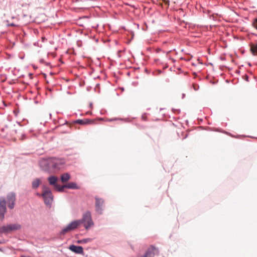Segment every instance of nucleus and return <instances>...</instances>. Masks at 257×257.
Wrapping results in <instances>:
<instances>
[{
  "mask_svg": "<svg viewBox=\"0 0 257 257\" xmlns=\"http://www.w3.org/2000/svg\"><path fill=\"white\" fill-rule=\"evenodd\" d=\"M42 188L44 190L41 195L44 203L47 207L50 208L52 206L54 198L52 192L50 189L45 185H44Z\"/></svg>",
  "mask_w": 257,
  "mask_h": 257,
  "instance_id": "obj_1",
  "label": "nucleus"
},
{
  "mask_svg": "<svg viewBox=\"0 0 257 257\" xmlns=\"http://www.w3.org/2000/svg\"><path fill=\"white\" fill-rule=\"evenodd\" d=\"M78 221L80 222V224L84 223V226L86 230L94 225L90 211H87L84 213L82 218Z\"/></svg>",
  "mask_w": 257,
  "mask_h": 257,
  "instance_id": "obj_2",
  "label": "nucleus"
},
{
  "mask_svg": "<svg viewBox=\"0 0 257 257\" xmlns=\"http://www.w3.org/2000/svg\"><path fill=\"white\" fill-rule=\"evenodd\" d=\"M51 158L43 159L39 160V165L41 169L45 172L52 173Z\"/></svg>",
  "mask_w": 257,
  "mask_h": 257,
  "instance_id": "obj_3",
  "label": "nucleus"
},
{
  "mask_svg": "<svg viewBox=\"0 0 257 257\" xmlns=\"http://www.w3.org/2000/svg\"><path fill=\"white\" fill-rule=\"evenodd\" d=\"M52 173L59 171L62 169L65 164L64 160L56 158H51Z\"/></svg>",
  "mask_w": 257,
  "mask_h": 257,
  "instance_id": "obj_4",
  "label": "nucleus"
},
{
  "mask_svg": "<svg viewBox=\"0 0 257 257\" xmlns=\"http://www.w3.org/2000/svg\"><path fill=\"white\" fill-rule=\"evenodd\" d=\"M21 227L22 226L18 223L9 224L0 228V233L8 234L12 231L19 230Z\"/></svg>",
  "mask_w": 257,
  "mask_h": 257,
  "instance_id": "obj_5",
  "label": "nucleus"
},
{
  "mask_svg": "<svg viewBox=\"0 0 257 257\" xmlns=\"http://www.w3.org/2000/svg\"><path fill=\"white\" fill-rule=\"evenodd\" d=\"M80 225V222H78V220L73 221L69 223L66 226L64 227L60 232L61 235H64L66 233L73 230L76 228L78 226Z\"/></svg>",
  "mask_w": 257,
  "mask_h": 257,
  "instance_id": "obj_6",
  "label": "nucleus"
},
{
  "mask_svg": "<svg viewBox=\"0 0 257 257\" xmlns=\"http://www.w3.org/2000/svg\"><path fill=\"white\" fill-rule=\"evenodd\" d=\"M16 200V194L14 192H10L7 194L6 202H7L10 209H12L14 208Z\"/></svg>",
  "mask_w": 257,
  "mask_h": 257,
  "instance_id": "obj_7",
  "label": "nucleus"
},
{
  "mask_svg": "<svg viewBox=\"0 0 257 257\" xmlns=\"http://www.w3.org/2000/svg\"><path fill=\"white\" fill-rule=\"evenodd\" d=\"M96 202H95V211L96 212L99 214H101L102 213L103 211V206L104 205V200L102 198H100L98 197H95Z\"/></svg>",
  "mask_w": 257,
  "mask_h": 257,
  "instance_id": "obj_8",
  "label": "nucleus"
},
{
  "mask_svg": "<svg viewBox=\"0 0 257 257\" xmlns=\"http://www.w3.org/2000/svg\"><path fill=\"white\" fill-rule=\"evenodd\" d=\"M7 211L6 200L5 198L0 199V218L3 219Z\"/></svg>",
  "mask_w": 257,
  "mask_h": 257,
  "instance_id": "obj_9",
  "label": "nucleus"
},
{
  "mask_svg": "<svg viewBox=\"0 0 257 257\" xmlns=\"http://www.w3.org/2000/svg\"><path fill=\"white\" fill-rule=\"evenodd\" d=\"M69 248L70 250L75 253L78 254L83 253V248L81 246H76L73 244L70 245Z\"/></svg>",
  "mask_w": 257,
  "mask_h": 257,
  "instance_id": "obj_10",
  "label": "nucleus"
},
{
  "mask_svg": "<svg viewBox=\"0 0 257 257\" xmlns=\"http://www.w3.org/2000/svg\"><path fill=\"white\" fill-rule=\"evenodd\" d=\"M155 255L153 248H148L145 253L140 257H154Z\"/></svg>",
  "mask_w": 257,
  "mask_h": 257,
  "instance_id": "obj_11",
  "label": "nucleus"
},
{
  "mask_svg": "<svg viewBox=\"0 0 257 257\" xmlns=\"http://www.w3.org/2000/svg\"><path fill=\"white\" fill-rule=\"evenodd\" d=\"M58 178L55 176H51L48 178L49 184L54 187L57 184Z\"/></svg>",
  "mask_w": 257,
  "mask_h": 257,
  "instance_id": "obj_12",
  "label": "nucleus"
},
{
  "mask_svg": "<svg viewBox=\"0 0 257 257\" xmlns=\"http://www.w3.org/2000/svg\"><path fill=\"white\" fill-rule=\"evenodd\" d=\"M41 183V180L40 178H36L32 182V187L33 189H37L40 184Z\"/></svg>",
  "mask_w": 257,
  "mask_h": 257,
  "instance_id": "obj_13",
  "label": "nucleus"
},
{
  "mask_svg": "<svg viewBox=\"0 0 257 257\" xmlns=\"http://www.w3.org/2000/svg\"><path fill=\"white\" fill-rule=\"evenodd\" d=\"M71 178V176L68 173L61 174L60 176L61 181L62 183H66Z\"/></svg>",
  "mask_w": 257,
  "mask_h": 257,
  "instance_id": "obj_14",
  "label": "nucleus"
},
{
  "mask_svg": "<svg viewBox=\"0 0 257 257\" xmlns=\"http://www.w3.org/2000/svg\"><path fill=\"white\" fill-rule=\"evenodd\" d=\"M74 123H77L80 125H85L90 122V120L88 119H78L74 121Z\"/></svg>",
  "mask_w": 257,
  "mask_h": 257,
  "instance_id": "obj_15",
  "label": "nucleus"
},
{
  "mask_svg": "<svg viewBox=\"0 0 257 257\" xmlns=\"http://www.w3.org/2000/svg\"><path fill=\"white\" fill-rule=\"evenodd\" d=\"M65 188L67 189H79V187L77 186V184L75 182H70L67 184H65Z\"/></svg>",
  "mask_w": 257,
  "mask_h": 257,
  "instance_id": "obj_16",
  "label": "nucleus"
},
{
  "mask_svg": "<svg viewBox=\"0 0 257 257\" xmlns=\"http://www.w3.org/2000/svg\"><path fill=\"white\" fill-rule=\"evenodd\" d=\"M54 188L58 192H63V190H64V189L66 188H65V185H63L62 186H61V185H58L57 184L54 186Z\"/></svg>",
  "mask_w": 257,
  "mask_h": 257,
  "instance_id": "obj_17",
  "label": "nucleus"
},
{
  "mask_svg": "<svg viewBox=\"0 0 257 257\" xmlns=\"http://www.w3.org/2000/svg\"><path fill=\"white\" fill-rule=\"evenodd\" d=\"M91 240H92L91 238H84V239H82L78 240V243H87L88 242L91 241Z\"/></svg>",
  "mask_w": 257,
  "mask_h": 257,
  "instance_id": "obj_18",
  "label": "nucleus"
},
{
  "mask_svg": "<svg viewBox=\"0 0 257 257\" xmlns=\"http://www.w3.org/2000/svg\"><path fill=\"white\" fill-rule=\"evenodd\" d=\"M250 50L253 55H257V45L251 46Z\"/></svg>",
  "mask_w": 257,
  "mask_h": 257,
  "instance_id": "obj_19",
  "label": "nucleus"
},
{
  "mask_svg": "<svg viewBox=\"0 0 257 257\" xmlns=\"http://www.w3.org/2000/svg\"><path fill=\"white\" fill-rule=\"evenodd\" d=\"M27 138H27V136L26 135V134H22L19 138V139L23 141Z\"/></svg>",
  "mask_w": 257,
  "mask_h": 257,
  "instance_id": "obj_20",
  "label": "nucleus"
},
{
  "mask_svg": "<svg viewBox=\"0 0 257 257\" xmlns=\"http://www.w3.org/2000/svg\"><path fill=\"white\" fill-rule=\"evenodd\" d=\"M253 25L254 28L257 29V18L254 19Z\"/></svg>",
  "mask_w": 257,
  "mask_h": 257,
  "instance_id": "obj_21",
  "label": "nucleus"
},
{
  "mask_svg": "<svg viewBox=\"0 0 257 257\" xmlns=\"http://www.w3.org/2000/svg\"><path fill=\"white\" fill-rule=\"evenodd\" d=\"M117 119H118L116 118H113L109 119V121H113V120H117Z\"/></svg>",
  "mask_w": 257,
  "mask_h": 257,
  "instance_id": "obj_22",
  "label": "nucleus"
},
{
  "mask_svg": "<svg viewBox=\"0 0 257 257\" xmlns=\"http://www.w3.org/2000/svg\"><path fill=\"white\" fill-rule=\"evenodd\" d=\"M36 195L38 196H42L41 194L38 192L36 193Z\"/></svg>",
  "mask_w": 257,
  "mask_h": 257,
  "instance_id": "obj_23",
  "label": "nucleus"
},
{
  "mask_svg": "<svg viewBox=\"0 0 257 257\" xmlns=\"http://www.w3.org/2000/svg\"><path fill=\"white\" fill-rule=\"evenodd\" d=\"M160 51H161V49L158 48V49H157V52H159Z\"/></svg>",
  "mask_w": 257,
  "mask_h": 257,
  "instance_id": "obj_24",
  "label": "nucleus"
},
{
  "mask_svg": "<svg viewBox=\"0 0 257 257\" xmlns=\"http://www.w3.org/2000/svg\"><path fill=\"white\" fill-rule=\"evenodd\" d=\"M246 80L247 81H248V76H246Z\"/></svg>",
  "mask_w": 257,
  "mask_h": 257,
  "instance_id": "obj_25",
  "label": "nucleus"
},
{
  "mask_svg": "<svg viewBox=\"0 0 257 257\" xmlns=\"http://www.w3.org/2000/svg\"><path fill=\"white\" fill-rule=\"evenodd\" d=\"M49 115H50V116L51 117V113H50V114H49Z\"/></svg>",
  "mask_w": 257,
  "mask_h": 257,
  "instance_id": "obj_26",
  "label": "nucleus"
},
{
  "mask_svg": "<svg viewBox=\"0 0 257 257\" xmlns=\"http://www.w3.org/2000/svg\"><path fill=\"white\" fill-rule=\"evenodd\" d=\"M170 51H168L167 52V54H168Z\"/></svg>",
  "mask_w": 257,
  "mask_h": 257,
  "instance_id": "obj_27",
  "label": "nucleus"
},
{
  "mask_svg": "<svg viewBox=\"0 0 257 257\" xmlns=\"http://www.w3.org/2000/svg\"><path fill=\"white\" fill-rule=\"evenodd\" d=\"M0 250H2V248H0Z\"/></svg>",
  "mask_w": 257,
  "mask_h": 257,
  "instance_id": "obj_28",
  "label": "nucleus"
},
{
  "mask_svg": "<svg viewBox=\"0 0 257 257\" xmlns=\"http://www.w3.org/2000/svg\"><path fill=\"white\" fill-rule=\"evenodd\" d=\"M0 243H1V241H0Z\"/></svg>",
  "mask_w": 257,
  "mask_h": 257,
  "instance_id": "obj_29",
  "label": "nucleus"
}]
</instances>
